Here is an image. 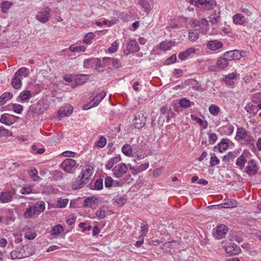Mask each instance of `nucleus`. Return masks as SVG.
<instances>
[{"instance_id":"f257e3e1","label":"nucleus","mask_w":261,"mask_h":261,"mask_svg":"<svg viewBox=\"0 0 261 261\" xmlns=\"http://www.w3.org/2000/svg\"><path fill=\"white\" fill-rule=\"evenodd\" d=\"M88 80V76L87 74L66 75V87L70 86L71 88H74L77 86L85 84Z\"/></svg>"},{"instance_id":"f03ea898","label":"nucleus","mask_w":261,"mask_h":261,"mask_svg":"<svg viewBox=\"0 0 261 261\" xmlns=\"http://www.w3.org/2000/svg\"><path fill=\"white\" fill-rule=\"evenodd\" d=\"M133 122L135 128L138 129L142 128L146 122L145 113L141 111L137 112L134 115Z\"/></svg>"},{"instance_id":"7ed1b4c3","label":"nucleus","mask_w":261,"mask_h":261,"mask_svg":"<svg viewBox=\"0 0 261 261\" xmlns=\"http://www.w3.org/2000/svg\"><path fill=\"white\" fill-rule=\"evenodd\" d=\"M190 3L196 6L201 5L206 10L213 9L216 6V2L214 0H189Z\"/></svg>"},{"instance_id":"20e7f679","label":"nucleus","mask_w":261,"mask_h":261,"mask_svg":"<svg viewBox=\"0 0 261 261\" xmlns=\"http://www.w3.org/2000/svg\"><path fill=\"white\" fill-rule=\"evenodd\" d=\"M106 95V92L105 91H102L101 93L97 94L89 103L84 105L83 109L87 110L97 106L105 98Z\"/></svg>"},{"instance_id":"39448f33","label":"nucleus","mask_w":261,"mask_h":261,"mask_svg":"<svg viewBox=\"0 0 261 261\" xmlns=\"http://www.w3.org/2000/svg\"><path fill=\"white\" fill-rule=\"evenodd\" d=\"M245 138L249 144H253V139L251 136L247 135L246 129L243 127H238L235 139L238 141H240Z\"/></svg>"},{"instance_id":"423d86ee","label":"nucleus","mask_w":261,"mask_h":261,"mask_svg":"<svg viewBox=\"0 0 261 261\" xmlns=\"http://www.w3.org/2000/svg\"><path fill=\"white\" fill-rule=\"evenodd\" d=\"M94 168L90 165L84 166L81 170L80 175L88 183L91 180V176L93 173Z\"/></svg>"},{"instance_id":"0eeeda50","label":"nucleus","mask_w":261,"mask_h":261,"mask_svg":"<svg viewBox=\"0 0 261 261\" xmlns=\"http://www.w3.org/2000/svg\"><path fill=\"white\" fill-rule=\"evenodd\" d=\"M102 64L106 67H108V68H111L112 67L118 68L121 66V63L119 60L110 57L103 58Z\"/></svg>"},{"instance_id":"6e6552de","label":"nucleus","mask_w":261,"mask_h":261,"mask_svg":"<svg viewBox=\"0 0 261 261\" xmlns=\"http://www.w3.org/2000/svg\"><path fill=\"white\" fill-rule=\"evenodd\" d=\"M127 170L128 168L126 165L123 163L118 164L113 169L114 176L116 178L121 177L127 172Z\"/></svg>"},{"instance_id":"1a4fd4ad","label":"nucleus","mask_w":261,"mask_h":261,"mask_svg":"<svg viewBox=\"0 0 261 261\" xmlns=\"http://www.w3.org/2000/svg\"><path fill=\"white\" fill-rule=\"evenodd\" d=\"M223 55L228 61L240 60L243 57L242 52L237 49L226 51Z\"/></svg>"},{"instance_id":"9d476101","label":"nucleus","mask_w":261,"mask_h":261,"mask_svg":"<svg viewBox=\"0 0 261 261\" xmlns=\"http://www.w3.org/2000/svg\"><path fill=\"white\" fill-rule=\"evenodd\" d=\"M257 165L255 160H251L249 161L245 172L249 176H252L255 175L257 173Z\"/></svg>"},{"instance_id":"9b49d317","label":"nucleus","mask_w":261,"mask_h":261,"mask_svg":"<svg viewBox=\"0 0 261 261\" xmlns=\"http://www.w3.org/2000/svg\"><path fill=\"white\" fill-rule=\"evenodd\" d=\"M228 230V228L224 225H219L216 228L213 234L216 239L220 240L225 237Z\"/></svg>"},{"instance_id":"f8f14e48","label":"nucleus","mask_w":261,"mask_h":261,"mask_svg":"<svg viewBox=\"0 0 261 261\" xmlns=\"http://www.w3.org/2000/svg\"><path fill=\"white\" fill-rule=\"evenodd\" d=\"M15 194V191L14 190L3 192L0 194V201L2 203L9 202L12 200L13 197Z\"/></svg>"},{"instance_id":"ddd939ff","label":"nucleus","mask_w":261,"mask_h":261,"mask_svg":"<svg viewBox=\"0 0 261 261\" xmlns=\"http://www.w3.org/2000/svg\"><path fill=\"white\" fill-rule=\"evenodd\" d=\"M76 168V162L74 160L66 159V173H75Z\"/></svg>"},{"instance_id":"4468645a","label":"nucleus","mask_w":261,"mask_h":261,"mask_svg":"<svg viewBox=\"0 0 261 261\" xmlns=\"http://www.w3.org/2000/svg\"><path fill=\"white\" fill-rule=\"evenodd\" d=\"M206 47L211 50L215 51L223 47V43L217 40H211L207 43Z\"/></svg>"},{"instance_id":"2eb2a0df","label":"nucleus","mask_w":261,"mask_h":261,"mask_svg":"<svg viewBox=\"0 0 261 261\" xmlns=\"http://www.w3.org/2000/svg\"><path fill=\"white\" fill-rule=\"evenodd\" d=\"M87 184L88 182L83 179V177L80 175L77 177L75 181L72 182V188L73 190H77L83 188Z\"/></svg>"},{"instance_id":"dca6fc26","label":"nucleus","mask_w":261,"mask_h":261,"mask_svg":"<svg viewBox=\"0 0 261 261\" xmlns=\"http://www.w3.org/2000/svg\"><path fill=\"white\" fill-rule=\"evenodd\" d=\"M240 248L234 244H230L225 248L226 253H229L230 255H237L241 251Z\"/></svg>"},{"instance_id":"f3484780","label":"nucleus","mask_w":261,"mask_h":261,"mask_svg":"<svg viewBox=\"0 0 261 261\" xmlns=\"http://www.w3.org/2000/svg\"><path fill=\"white\" fill-rule=\"evenodd\" d=\"M139 47L137 42L135 40L129 41L127 46V51L129 54L137 53L139 51Z\"/></svg>"},{"instance_id":"a211bd4d","label":"nucleus","mask_w":261,"mask_h":261,"mask_svg":"<svg viewBox=\"0 0 261 261\" xmlns=\"http://www.w3.org/2000/svg\"><path fill=\"white\" fill-rule=\"evenodd\" d=\"M49 9L47 7L45 11L38 12L36 15L37 19L43 23L46 22L49 18Z\"/></svg>"},{"instance_id":"6ab92c4d","label":"nucleus","mask_w":261,"mask_h":261,"mask_svg":"<svg viewBox=\"0 0 261 261\" xmlns=\"http://www.w3.org/2000/svg\"><path fill=\"white\" fill-rule=\"evenodd\" d=\"M216 64L219 70H223L228 66V60L223 55L217 59Z\"/></svg>"},{"instance_id":"aec40b11","label":"nucleus","mask_w":261,"mask_h":261,"mask_svg":"<svg viewBox=\"0 0 261 261\" xmlns=\"http://www.w3.org/2000/svg\"><path fill=\"white\" fill-rule=\"evenodd\" d=\"M12 259L22 258L26 255L24 254V250L22 249L16 248L11 251L10 253Z\"/></svg>"},{"instance_id":"412c9836","label":"nucleus","mask_w":261,"mask_h":261,"mask_svg":"<svg viewBox=\"0 0 261 261\" xmlns=\"http://www.w3.org/2000/svg\"><path fill=\"white\" fill-rule=\"evenodd\" d=\"M105 187L107 188H115L120 186V183L117 180H114L110 176H107L105 180Z\"/></svg>"},{"instance_id":"4be33fe9","label":"nucleus","mask_w":261,"mask_h":261,"mask_svg":"<svg viewBox=\"0 0 261 261\" xmlns=\"http://www.w3.org/2000/svg\"><path fill=\"white\" fill-rule=\"evenodd\" d=\"M238 205V202L236 200L233 199H224L223 203L219 204V206L223 208H231L236 207Z\"/></svg>"},{"instance_id":"5701e85b","label":"nucleus","mask_w":261,"mask_h":261,"mask_svg":"<svg viewBox=\"0 0 261 261\" xmlns=\"http://www.w3.org/2000/svg\"><path fill=\"white\" fill-rule=\"evenodd\" d=\"M33 209L35 210L36 214L39 215L45 210V204L44 201H40L36 202L34 205H31Z\"/></svg>"},{"instance_id":"b1692460","label":"nucleus","mask_w":261,"mask_h":261,"mask_svg":"<svg viewBox=\"0 0 261 261\" xmlns=\"http://www.w3.org/2000/svg\"><path fill=\"white\" fill-rule=\"evenodd\" d=\"M195 51V48L193 47L189 48L186 50L179 53L178 54V58L181 61L185 60L189 57L191 54L193 53Z\"/></svg>"},{"instance_id":"393cba45","label":"nucleus","mask_w":261,"mask_h":261,"mask_svg":"<svg viewBox=\"0 0 261 261\" xmlns=\"http://www.w3.org/2000/svg\"><path fill=\"white\" fill-rule=\"evenodd\" d=\"M229 141V139L224 138L218 144L217 147L220 152H223L228 148Z\"/></svg>"},{"instance_id":"a878e982","label":"nucleus","mask_w":261,"mask_h":261,"mask_svg":"<svg viewBox=\"0 0 261 261\" xmlns=\"http://www.w3.org/2000/svg\"><path fill=\"white\" fill-rule=\"evenodd\" d=\"M120 160H121V158H120V155H117L114 158H112L110 159L107 162V164L106 165V169H111L115 164H117Z\"/></svg>"},{"instance_id":"bb28decb","label":"nucleus","mask_w":261,"mask_h":261,"mask_svg":"<svg viewBox=\"0 0 261 261\" xmlns=\"http://www.w3.org/2000/svg\"><path fill=\"white\" fill-rule=\"evenodd\" d=\"M95 62H97V58L85 59L83 62L84 67L85 68H94Z\"/></svg>"},{"instance_id":"cd10ccee","label":"nucleus","mask_w":261,"mask_h":261,"mask_svg":"<svg viewBox=\"0 0 261 261\" xmlns=\"http://www.w3.org/2000/svg\"><path fill=\"white\" fill-rule=\"evenodd\" d=\"M121 150L122 153L125 155L129 157L132 156L133 150L129 144H125L124 145H123V146L122 147Z\"/></svg>"},{"instance_id":"c85d7f7f","label":"nucleus","mask_w":261,"mask_h":261,"mask_svg":"<svg viewBox=\"0 0 261 261\" xmlns=\"http://www.w3.org/2000/svg\"><path fill=\"white\" fill-rule=\"evenodd\" d=\"M220 14L221 13L220 11H219L217 13L215 12L213 14L210 15L208 17L210 22L212 24L219 23L220 21Z\"/></svg>"},{"instance_id":"c756f323","label":"nucleus","mask_w":261,"mask_h":261,"mask_svg":"<svg viewBox=\"0 0 261 261\" xmlns=\"http://www.w3.org/2000/svg\"><path fill=\"white\" fill-rule=\"evenodd\" d=\"M180 106L185 109H187L191 106L194 105V103L193 101H190L186 98H182L179 101Z\"/></svg>"},{"instance_id":"7c9ffc66","label":"nucleus","mask_w":261,"mask_h":261,"mask_svg":"<svg viewBox=\"0 0 261 261\" xmlns=\"http://www.w3.org/2000/svg\"><path fill=\"white\" fill-rule=\"evenodd\" d=\"M238 151H233L229 152L223 158V161L226 162H229L230 160H232L238 155Z\"/></svg>"},{"instance_id":"2f4dec72","label":"nucleus","mask_w":261,"mask_h":261,"mask_svg":"<svg viewBox=\"0 0 261 261\" xmlns=\"http://www.w3.org/2000/svg\"><path fill=\"white\" fill-rule=\"evenodd\" d=\"M13 3L9 1H3L1 4V11L3 13H6L12 6Z\"/></svg>"},{"instance_id":"473e14b6","label":"nucleus","mask_w":261,"mask_h":261,"mask_svg":"<svg viewBox=\"0 0 261 261\" xmlns=\"http://www.w3.org/2000/svg\"><path fill=\"white\" fill-rule=\"evenodd\" d=\"M37 215L35 210L33 209L31 205H29L28 208L26 210L24 213V217L27 219H30L34 216Z\"/></svg>"},{"instance_id":"72a5a7b5","label":"nucleus","mask_w":261,"mask_h":261,"mask_svg":"<svg viewBox=\"0 0 261 261\" xmlns=\"http://www.w3.org/2000/svg\"><path fill=\"white\" fill-rule=\"evenodd\" d=\"M191 117L192 120L200 124L204 129L207 128L208 123L206 121H203L201 119L194 115H191Z\"/></svg>"},{"instance_id":"f704fd0d","label":"nucleus","mask_w":261,"mask_h":261,"mask_svg":"<svg viewBox=\"0 0 261 261\" xmlns=\"http://www.w3.org/2000/svg\"><path fill=\"white\" fill-rule=\"evenodd\" d=\"M18 76L14 74V76L12 80L11 84L13 88L18 89L21 86V81Z\"/></svg>"},{"instance_id":"c9c22d12","label":"nucleus","mask_w":261,"mask_h":261,"mask_svg":"<svg viewBox=\"0 0 261 261\" xmlns=\"http://www.w3.org/2000/svg\"><path fill=\"white\" fill-rule=\"evenodd\" d=\"M13 96L12 94L9 92H5L0 96V106L6 103L8 99H11Z\"/></svg>"},{"instance_id":"e433bc0d","label":"nucleus","mask_w":261,"mask_h":261,"mask_svg":"<svg viewBox=\"0 0 261 261\" xmlns=\"http://www.w3.org/2000/svg\"><path fill=\"white\" fill-rule=\"evenodd\" d=\"M233 21L236 24L242 25L245 22L244 17L240 14H236L233 16Z\"/></svg>"},{"instance_id":"4c0bfd02","label":"nucleus","mask_w":261,"mask_h":261,"mask_svg":"<svg viewBox=\"0 0 261 261\" xmlns=\"http://www.w3.org/2000/svg\"><path fill=\"white\" fill-rule=\"evenodd\" d=\"M64 230V227L61 224H57L52 227L51 234L54 236H58Z\"/></svg>"},{"instance_id":"58836bf2","label":"nucleus","mask_w":261,"mask_h":261,"mask_svg":"<svg viewBox=\"0 0 261 261\" xmlns=\"http://www.w3.org/2000/svg\"><path fill=\"white\" fill-rule=\"evenodd\" d=\"M246 162L247 160L245 157L242 154L237 159L236 164L240 167V169H242Z\"/></svg>"},{"instance_id":"ea45409f","label":"nucleus","mask_w":261,"mask_h":261,"mask_svg":"<svg viewBox=\"0 0 261 261\" xmlns=\"http://www.w3.org/2000/svg\"><path fill=\"white\" fill-rule=\"evenodd\" d=\"M21 101L28 100L32 97V94L30 91L25 90L20 93L19 96Z\"/></svg>"},{"instance_id":"a19ab883","label":"nucleus","mask_w":261,"mask_h":261,"mask_svg":"<svg viewBox=\"0 0 261 261\" xmlns=\"http://www.w3.org/2000/svg\"><path fill=\"white\" fill-rule=\"evenodd\" d=\"M114 200L115 202L120 206L123 205L126 201V199L124 195H117L114 198Z\"/></svg>"},{"instance_id":"79ce46f5","label":"nucleus","mask_w":261,"mask_h":261,"mask_svg":"<svg viewBox=\"0 0 261 261\" xmlns=\"http://www.w3.org/2000/svg\"><path fill=\"white\" fill-rule=\"evenodd\" d=\"M139 4L141 6L142 8L144 9L145 12L149 13L150 10V6L147 1L145 0H140L139 2Z\"/></svg>"},{"instance_id":"37998d69","label":"nucleus","mask_w":261,"mask_h":261,"mask_svg":"<svg viewBox=\"0 0 261 261\" xmlns=\"http://www.w3.org/2000/svg\"><path fill=\"white\" fill-rule=\"evenodd\" d=\"M189 38L190 41H194L199 37V31L196 30H193L189 33Z\"/></svg>"},{"instance_id":"c03bdc74","label":"nucleus","mask_w":261,"mask_h":261,"mask_svg":"<svg viewBox=\"0 0 261 261\" xmlns=\"http://www.w3.org/2000/svg\"><path fill=\"white\" fill-rule=\"evenodd\" d=\"M222 128L224 130V134L228 136L232 135L234 130V126L230 123L223 126Z\"/></svg>"},{"instance_id":"a18cd8bd","label":"nucleus","mask_w":261,"mask_h":261,"mask_svg":"<svg viewBox=\"0 0 261 261\" xmlns=\"http://www.w3.org/2000/svg\"><path fill=\"white\" fill-rule=\"evenodd\" d=\"M69 49L71 52L81 53L85 51L86 47L84 46H74L72 45L70 46Z\"/></svg>"},{"instance_id":"49530a36","label":"nucleus","mask_w":261,"mask_h":261,"mask_svg":"<svg viewBox=\"0 0 261 261\" xmlns=\"http://www.w3.org/2000/svg\"><path fill=\"white\" fill-rule=\"evenodd\" d=\"M107 143V139L103 136H100L98 140L95 142V146L100 148H103Z\"/></svg>"},{"instance_id":"de8ad7c7","label":"nucleus","mask_w":261,"mask_h":261,"mask_svg":"<svg viewBox=\"0 0 261 261\" xmlns=\"http://www.w3.org/2000/svg\"><path fill=\"white\" fill-rule=\"evenodd\" d=\"M0 122L7 125H10L12 124V122L10 121L8 117V114H4L1 115Z\"/></svg>"},{"instance_id":"09e8293b","label":"nucleus","mask_w":261,"mask_h":261,"mask_svg":"<svg viewBox=\"0 0 261 261\" xmlns=\"http://www.w3.org/2000/svg\"><path fill=\"white\" fill-rule=\"evenodd\" d=\"M95 37V35L93 33L89 32L85 35L83 41L87 44L90 43Z\"/></svg>"},{"instance_id":"8fccbe9b","label":"nucleus","mask_w":261,"mask_h":261,"mask_svg":"<svg viewBox=\"0 0 261 261\" xmlns=\"http://www.w3.org/2000/svg\"><path fill=\"white\" fill-rule=\"evenodd\" d=\"M220 110L219 107L214 105H212L209 107L210 113L214 116H217L219 114Z\"/></svg>"},{"instance_id":"3c124183","label":"nucleus","mask_w":261,"mask_h":261,"mask_svg":"<svg viewBox=\"0 0 261 261\" xmlns=\"http://www.w3.org/2000/svg\"><path fill=\"white\" fill-rule=\"evenodd\" d=\"M171 46L172 42L171 41H163L160 44V48L163 50L170 49Z\"/></svg>"},{"instance_id":"603ef678","label":"nucleus","mask_w":261,"mask_h":261,"mask_svg":"<svg viewBox=\"0 0 261 261\" xmlns=\"http://www.w3.org/2000/svg\"><path fill=\"white\" fill-rule=\"evenodd\" d=\"M29 69L25 67H22L19 69L15 74L18 76L22 74L24 77H27L29 75Z\"/></svg>"},{"instance_id":"864d4df0","label":"nucleus","mask_w":261,"mask_h":261,"mask_svg":"<svg viewBox=\"0 0 261 261\" xmlns=\"http://www.w3.org/2000/svg\"><path fill=\"white\" fill-rule=\"evenodd\" d=\"M161 114L165 115L169 113H171L172 115H174V113L172 111L170 107L163 106L160 109Z\"/></svg>"},{"instance_id":"5fc2aeb1","label":"nucleus","mask_w":261,"mask_h":261,"mask_svg":"<svg viewBox=\"0 0 261 261\" xmlns=\"http://www.w3.org/2000/svg\"><path fill=\"white\" fill-rule=\"evenodd\" d=\"M103 188V180L101 178L97 179L94 182L93 189L100 190Z\"/></svg>"},{"instance_id":"6e6d98bb","label":"nucleus","mask_w":261,"mask_h":261,"mask_svg":"<svg viewBox=\"0 0 261 261\" xmlns=\"http://www.w3.org/2000/svg\"><path fill=\"white\" fill-rule=\"evenodd\" d=\"M148 166H149V164L148 163H145V164H142L137 168V170H136V171H135V172L133 171V174H138V173L141 172L146 170V169H147L148 168Z\"/></svg>"},{"instance_id":"4d7b16f0","label":"nucleus","mask_w":261,"mask_h":261,"mask_svg":"<svg viewBox=\"0 0 261 261\" xmlns=\"http://www.w3.org/2000/svg\"><path fill=\"white\" fill-rule=\"evenodd\" d=\"M200 28L202 30L201 31V32H206L207 29V27L208 25V21L205 19L203 18L201 20H200Z\"/></svg>"},{"instance_id":"13d9d810","label":"nucleus","mask_w":261,"mask_h":261,"mask_svg":"<svg viewBox=\"0 0 261 261\" xmlns=\"http://www.w3.org/2000/svg\"><path fill=\"white\" fill-rule=\"evenodd\" d=\"M95 204V201L91 198H87L84 200L83 205L85 207H92Z\"/></svg>"},{"instance_id":"bf43d9fd","label":"nucleus","mask_w":261,"mask_h":261,"mask_svg":"<svg viewBox=\"0 0 261 261\" xmlns=\"http://www.w3.org/2000/svg\"><path fill=\"white\" fill-rule=\"evenodd\" d=\"M0 136H12V133L4 127H0Z\"/></svg>"},{"instance_id":"052dcab7","label":"nucleus","mask_w":261,"mask_h":261,"mask_svg":"<svg viewBox=\"0 0 261 261\" xmlns=\"http://www.w3.org/2000/svg\"><path fill=\"white\" fill-rule=\"evenodd\" d=\"M12 108L14 111L17 114H21L23 110V106L18 103L12 104Z\"/></svg>"},{"instance_id":"680f3d73","label":"nucleus","mask_w":261,"mask_h":261,"mask_svg":"<svg viewBox=\"0 0 261 261\" xmlns=\"http://www.w3.org/2000/svg\"><path fill=\"white\" fill-rule=\"evenodd\" d=\"M257 106H254L251 102H248L245 107V110L248 113H251L256 109Z\"/></svg>"},{"instance_id":"e2e57ef3","label":"nucleus","mask_w":261,"mask_h":261,"mask_svg":"<svg viewBox=\"0 0 261 261\" xmlns=\"http://www.w3.org/2000/svg\"><path fill=\"white\" fill-rule=\"evenodd\" d=\"M29 174L31 176V177L34 178V180L36 181L40 178L39 176H38V171L36 169L34 168L32 169L29 171Z\"/></svg>"},{"instance_id":"0e129e2a","label":"nucleus","mask_w":261,"mask_h":261,"mask_svg":"<svg viewBox=\"0 0 261 261\" xmlns=\"http://www.w3.org/2000/svg\"><path fill=\"white\" fill-rule=\"evenodd\" d=\"M220 163L219 159L215 155L211 156L210 164L211 167H214L216 165L219 164Z\"/></svg>"},{"instance_id":"69168bd1","label":"nucleus","mask_w":261,"mask_h":261,"mask_svg":"<svg viewBox=\"0 0 261 261\" xmlns=\"http://www.w3.org/2000/svg\"><path fill=\"white\" fill-rule=\"evenodd\" d=\"M176 56L175 54H174L168 58L165 61L166 65H170L171 64L174 63L176 61Z\"/></svg>"},{"instance_id":"338daca9","label":"nucleus","mask_w":261,"mask_h":261,"mask_svg":"<svg viewBox=\"0 0 261 261\" xmlns=\"http://www.w3.org/2000/svg\"><path fill=\"white\" fill-rule=\"evenodd\" d=\"M95 215L99 219H103L106 217V211L102 208H100L96 212Z\"/></svg>"},{"instance_id":"774afa93","label":"nucleus","mask_w":261,"mask_h":261,"mask_svg":"<svg viewBox=\"0 0 261 261\" xmlns=\"http://www.w3.org/2000/svg\"><path fill=\"white\" fill-rule=\"evenodd\" d=\"M148 227L147 224L142 223L141 225V232L142 234L141 236L144 237L148 232Z\"/></svg>"}]
</instances>
